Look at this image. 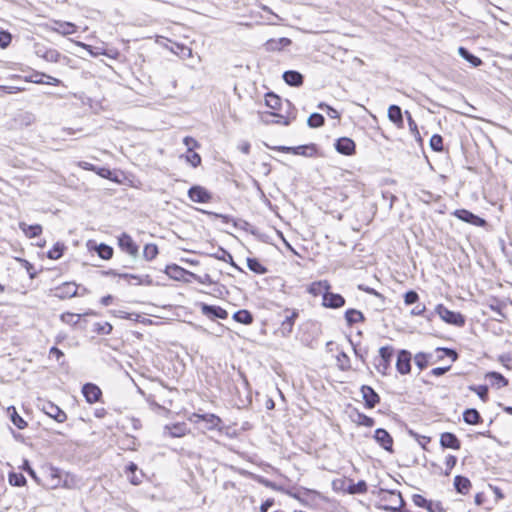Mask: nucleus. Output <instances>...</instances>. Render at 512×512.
I'll use <instances>...</instances> for the list:
<instances>
[{
    "instance_id": "nucleus-1",
    "label": "nucleus",
    "mask_w": 512,
    "mask_h": 512,
    "mask_svg": "<svg viewBox=\"0 0 512 512\" xmlns=\"http://www.w3.org/2000/svg\"><path fill=\"white\" fill-rule=\"evenodd\" d=\"M435 312L448 324L455 325L457 327L465 325V317L461 313L450 311L443 304H438L435 308Z\"/></svg>"
},
{
    "instance_id": "nucleus-2",
    "label": "nucleus",
    "mask_w": 512,
    "mask_h": 512,
    "mask_svg": "<svg viewBox=\"0 0 512 512\" xmlns=\"http://www.w3.org/2000/svg\"><path fill=\"white\" fill-rule=\"evenodd\" d=\"M298 316L299 312L297 309L285 308L283 310V320L278 328V332L281 336L288 337L292 333L293 326Z\"/></svg>"
},
{
    "instance_id": "nucleus-3",
    "label": "nucleus",
    "mask_w": 512,
    "mask_h": 512,
    "mask_svg": "<svg viewBox=\"0 0 512 512\" xmlns=\"http://www.w3.org/2000/svg\"><path fill=\"white\" fill-rule=\"evenodd\" d=\"M38 406L46 415L53 418L58 423H63L67 419L66 413L51 401H42Z\"/></svg>"
},
{
    "instance_id": "nucleus-4",
    "label": "nucleus",
    "mask_w": 512,
    "mask_h": 512,
    "mask_svg": "<svg viewBox=\"0 0 512 512\" xmlns=\"http://www.w3.org/2000/svg\"><path fill=\"white\" fill-rule=\"evenodd\" d=\"M380 360L376 364V369L382 375H386L390 368V362L393 357V348L391 346H383L379 349Z\"/></svg>"
},
{
    "instance_id": "nucleus-5",
    "label": "nucleus",
    "mask_w": 512,
    "mask_h": 512,
    "mask_svg": "<svg viewBox=\"0 0 512 512\" xmlns=\"http://www.w3.org/2000/svg\"><path fill=\"white\" fill-rule=\"evenodd\" d=\"M453 215L458 219L477 227H483L486 225L485 219L466 209H457L453 212Z\"/></svg>"
},
{
    "instance_id": "nucleus-6",
    "label": "nucleus",
    "mask_w": 512,
    "mask_h": 512,
    "mask_svg": "<svg viewBox=\"0 0 512 512\" xmlns=\"http://www.w3.org/2000/svg\"><path fill=\"white\" fill-rule=\"evenodd\" d=\"M78 287L73 282H65L53 289V296L59 299L72 298L77 295Z\"/></svg>"
},
{
    "instance_id": "nucleus-7",
    "label": "nucleus",
    "mask_w": 512,
    "mask_h": 512,
    "mask_svg": "<svg viewBox=\"0 0 512 512\" xmlns=\"http://www.w3.org/2000/svg\"><path fill=\"white\" fill-rule=\"evenodd\" d=\"M411 359L412 355L408 350H400L398 352L397 361H396V369L402 374L406 375L411 371Z\"/></svg>"
},
{
    "instance_id": "nucleus-8",
    "label": "nucleus",
    "mask_w": 512,
    "mask_h": 512,
    "mask_svg": "<svg viewBox=\"0 0 512 512\" xmlns=\"http://www.w3.org/2000/svg\"><path fill=\"white\" fill-rule=\"evenodd\" d=\"M118 245L124 252H126L130 256H132L134 258L137 257L138 246L129 234L122 233L118 237Z\"/></svg>"
},
{
    "instance_id": "nucleus-9",
    "label": "nucleus",
    "mask_w": 512,
    "mask_h": 512,
    "mask_svg": "<svg viewBox=\"0 0 512 512\" xmlns=\"http://www.w3.org/2000/svg\"><path fill=\"white\" fill-rule=\"evenodd\" d=\"M345 298L338 294L332 293L330 290L326 291L323 295L322 305L326 308L338 309L345 305Z\"/></svg>"
},
{
    "instance_id": "nucleus-10",
    "label": "nucleus",
    "mask_w": 512,
    "mask_h": 512,
    "mask_svg": "<svg viewBox=\"0 0 512 512\" xmlns=\"http://www.w3.org/2000/svg\"><path fill=\"white\" fill-rule=\"evenodd\" d=\"M188 197L196 203H207L211 200V194L202 186L195 185L188 190Z\"/></svg>"
},
{
    "instance_id": "nucleus-11",
    "label": "nucleus",
    "mask_w": 512,
    "mask_h": 512,
    "mask_svg": "<svg viewBox=\"0 0 512 512\" xmlns=\"http://www.w3.org/2000/svg\"><path fill=\"white\" fill-rule=\"evenodd\" d=\"M87 248L90 251H95L103 260H109L113 257V248L105 243L97 244L95 241L89 240Z\"/></svg>"
},
{
    "instance_id": "nucleus-12",
    "label": "nucleus",
    "mask_w": 512,
    "mask_h": 512,
    "mask_svg": "<svg viewBox=\"0 0 512 512\" xmlns=\"http://www.w3.org/2000/svg\"><path fill=\"white\" fill-rule=\"evenodd\" d=\"M82 394L88 403L93 404L100 400L102 391L96 384L86 383L82 387Z\"/></svg>"
},
{
    "instance_id": "nucleus-13",
    "label": "nucleus",
    "mask_w": 512,
    "mask_h": 512,
    "mask_svg": "<svg viewBox=\"0 0 512 512\" xmlns=\"http://www.w3.org/2000/svg\"><path fill=\"white\" fill-rule=\"evenodd\" d=\"M374 439L386 451L393 452V438L383 428H378L374 432Z\"/></svg>"
},
{
    "instance_id": "nucleus-14",
    "label": "nucleus",
    "mask_w": 512,
    "mask_h": 512,
    "mask_svg": "<svg viewBox=\"0 0 512 512\" xmlns=\"http://www.w3.org/2000/svg\"><path fill=\"white\" fill-rule=\"evenodd\" d=\"M334 146L336 151L340 154L350 156L355 153L356 145L351 138L341 137L336 140Z\"/></svg>"
},
{
    "instance_id": "nucleus-15",
    "label": "nucleus",
    "mask_w": 512,
    "mask_h": 512,
    "mask_svg": "<svg viewBox=\"0 0 512 512\" xmlns=\"http://www.w3.org/2000/svg\"><path fill=\"white\" fill-rule=\"evenodd\" d=\"M195 417L198 419L197 422L203 421L206 423V428L208 430H218L222 431V420L219 416L215 414H196Z\"/></svg>"
},
{
    "instance_id": "nucleus-16",
    "label": "nucleus",
    "mask_w": 512,
    "mask_h": 512,
    "mask_svg": "<svg viewBox=\"0 0 512 512\" xmlns=\"http://www.w3.org/2000/svg\"><path fill=\"white\" fill-rule=\"evenodd\" d=\"M361 394L365 401V406L369 409L374 408L380 402L379 395L371 386L363 385L361 387Z\"/></svg>"
},
{
    "instance_id": "nucleus-17",
    "label": "nucleus",
    "mask_w": 512,
    "mask_h": 512,
    "mask_svg": "<svg viewBox=\"0 0 512 512\" xmlns=\"http://www.w3.org/2000/svg\"><path fill=\"white\" fill-rule=\"evenodd\" d=\"M201 312L203 315L207 316L210 319L219 318L226 319L228 317V313L225 309L220 306L208 305L205 303L201 304Z\"/></svg>"
},
{
    "instance_id": "nucleus-18",
    "label": "nucleus",
    "mask_w": 512,
    "mask_h": 512,
    "mask_svg": "<svg viewBox=\"0 0 512 512\" xmlns=\"http://www.w3.org/2000/svg\"><path fill=\"white\" fill-rule=\"evenodd\" d=\"M76 25L72 22L55 20L53 21V25L50 27V30L56 32L62 36L71 35L76 32Z\"/></svg>"
},
{
    "instance_id": "nucleus-19",
    "label": "nucleus",
    "mask_w": 512,
    "mask_h": 512,
    "mask_svg": "<svg viewBox=\"0 0 512 512\" xmlns=\"http://www.w3.org/2000/svg\"><path fill=\"white\" fill-rule=\"evenodd\" d=\"M440 445L443 448H450L459 450L461 448V442L457 436L451 432H444L440 436Z\"/></svg>"
},
{
    "instance_id": "nucleus-20",
    "label": "nucleus",
    "mask_w": 512,
    "mask_h": 512,
    "mask_svg": "<svg viewBox=\"0 0 512 512\" xmlns=\"http://www.w3.org/2000/svg\"><path fill=\"white\" fill-rule=\"evenodd\" d=\"M283 80L292 87H300L304 82L303 75L295 70H288L283 73Z\"/></svg>"
},
{
    "instance_id": "nucleus-21",
    "label": "nucleus",
    "mask_w": 512,
    "mask_h": 512,
    "mask_svg": "<svg viewBox=\"0 0 512 512\" xmlns=\"http://www.w3.org/2000/svg\"><path fill=\"white\" fill-rule=\"evenodd\" d=\"M388 118L391 122H393L398 128H403V113L402 109L398 105H391L388 108Z\"/></svg>"
},
{
    "instance_id": "nucleus-22",
    "label": "nucleus",
    "mask_w": 512,
    "mask_h": 512,
    "mask_svg": "<svg viewBox=\"0 0 512 512\" xmlns=\"http://www.w3.org/2000/svg\"><path fill=\"white\" fill-rule=\"evenodd\" d=\"M119 278L127 280L129 284H131V278H137L136 285H144V286H151L153 285V280L150 277V275H136V274H129V273H119Z\"/></svg>"
},
{
    "instance_id": "nucleus-23",
    "label": "nucleus",
    "mask_w": 512,
    "mask_h": 512,
    "mask_svg": "<svg viewBox=\"0 0 512 512\" xmlns=\"http://www.w3.org/2000/svg\"><path fill=\"white\" fill-rule=\"evenodd\" d=\"M119 278L127 280L129 284H131V278H137L136 285H144V286H151L153 285V280L150 277V275H136V274H129V273H119Z\"/></svg>"
},
{
    "instance_id": "nucleus-24",
    "label": "nucleus",
    "mask_w": 512,
    "mask_h": 512,
    "mask_svg": "<svg viewBox=\"0 0 512 512\" xmlns=\"http://www.w3.org/2000/svg\"><path fill=\"white\" fill-rule=\"evenodd\" d=\"M119 278L127 280L129 284H131V278H137L136 285H144V286H151L153 285V280L150 277V275H136V274H129V273H119Z\"/></svg>"
},
{
    "instance_id": "nucleus-25",
    "label": "nucleus",
    "mask_w": 512,
    "mask_h": 512,
    "mask_svg": "<svg viewBox=\"0 0 512 512\" xmlns=\"http://www.w3.org/2000/svg\"><path fill=\"white\" fill-rule=\"evenodd\" d=\"M165 273L171 279L180 281L183 280L186 275H189L190 272L176 264H171L166 266Z\"/></svg>"
},
{
    "instance_id": "nucleus-26",
    "label": "nucleus",
    "mask_w": 512,
    "mask_h": 512,
    "mask_svg": "<svg viewBox=\"0 0 512 512\" xmlns=\"http://www.w3.org/2000/svg\"><path fill=\"white\" fill-rule=\"evenodd\" d=\"M291 43V40L286 37H281L279 39H270L265 43V49L267 51H280L284 47L289 46Z\"/></svg>"
},
{
    "instance_id": "nucleus-27",
    "label": "nucleus",
    "mask_w": 512,
    "mask_h": 512,
    "mask_svg": "<svg viewBox=\"0 0 512 512\" xmlns=\"http://www.w3.org/2000/svg\"><path fill=\"white\" fill-rule=\"evenodd\" d=\"M209 256L214 257L215 259L228 262L232 267L239 271H243L233 260L232 255L222 247H219L215 253H210Z\"/></svg>"
},
{
    "instance_id": "nucleus-28",
    "label": "nucleus",
    "mask_w": 512,
    "mask_h": 512,
    "mask_svg": "<svg viewBox=\"0 0 512 512\" xmlns=\"http://www.w3.org/2000/svg\"><path fill=\"white\" fill-rule=\"evenodd\" d=\"M344 318L349 327L353 326L356 323L363 322L365 320L364 314L357 309H347L344 314Z\"/></svg>"
},
{
    "instance_id": "nucleus-29",
    "label": "nucleus",
    "mask_w": 512,
    "mask_h": 512,
    "mask_svg": "<svg viewBox=\"0 0 512 512\" xmlns=\"http://www.w3.org/2000/svg\"><path fill=\"white\" fill-rule=\"evenodd\" d=\"M330 288H331V286L328 281H326V280L317 281V282H313L308 287V292L313 296H319V295L323 296L324 293H326V291L330 290Z\"/></svg>"
},
{
    "instance_id": "nucleus-30",
    "label": "nucleus",
    "mask_w": 512,
    "mask_h": 512,
    "mask_svg": "<svg viewBox=\"0 0 512 512\" xmlns=\"http://www.w3.org/2000/svg\"><path fill=\"white\" fill-rule=\"evenodd\" d=\"M317 153V146L313 143L293 147L292 154L305 157H313Z\"/></svg>"
},
{
    "instance_id": "nucleus-31",
    "label": "nucleus",
    "mask_w": 512,
    "mask_h": 512,
    "mask_svg": "<svg viewBox=\"0 0 512 512\" xmlns=\"http://www.w3.org/2000/svg\"><path fill=\"white\" fill-rule=\"evenodd\" d=\"M454 487L458 493L466 495L471 487V482L467 477L457 475L454 478Z\"/></svg>"
},
{
    "instance_id": "nucleus-32",
    "label": "nucleus",
    "mask_w": 512,
    "mask_h": 512,
    "mask_svg": "<svg viewBox=\"0 0 512 512\" xmlns=\"http://www.w3.org/2000/svg\"><path fill=\"white\" fill-rule=\"evenodd\" d=\"M463 420L469 425H476L482 422V417L476 409L469 408L463 412Z\"/></svg>"
},
{
    "instance_id": "nucleus-33",
    "label": "nucleus",
    "mask_w": 512,
    "mask_h": 512,
    "mask_svg": "<svg viewBox=\"0 0 512 512\" xmlns=\"http://www.w3.org/2000/svg\"><path fill=\"white\" fill-rule=\"evenodd\" d=\"M458 53L463 59L471 63L474 67H478L482 64V60L469 52L465 47H459Z\"/></svg>"
},
{
    "instance_id": "nucleus-34",
    "label": "nucleus",
    "mask_w": 512,
    "mask_h": 512,
    "mask_svg": "<svg viewBox=\"0 0 512 512\" xmlns=\"http://www.w3.org/2000/svg\"><path fill=\"white\" fill-rule=\"evenodd\" d=\"M20 228L28 238H35L42 233V226L39 224L26 225L25 223H20Z\"/></svg>"
},
{
    "instance_id": "nucleus-35",
    "label": "nucleus",
    "mask_w": 512,
    "mask_h": 512,
    "mask_svg": "<svg viewBox=\"0 0 512 512\" xmlns=\"http://www.w3.org/2000/svg\"><path fill=\"white\" fill-rule=\"evenodd\" d=\"M36 54L48 62H58L61 57V54L56 49H45L44 54H41V49H37Z\"/></svg>"
},
{
    "instance_id": "nucleus-36",
    "label": "nucleus",
    "mask_w": 512,
    "mask_h": 512,
    "mask_svg": "<svg viewBox=\"0 0 512 512\" xmlns=\"http://www.w3.org/2000/svg\"><path fill=\"white\" fill-rule=\"evenodd\" d=\"M487 378L491 379L492 385L497 388H502L508 385V380L498 372H489L486 375Z\"/></svg>"
},
{
    "instance_id": "nucleus-37",
    "label": "nucleus",
    "mask_w": 512,
    "mask_h": 512,
    "mask_svg": "<svg viewBox=\"0 0 512 512\" xmlns=\"http://www.w3.org/2000/svg\"><path fill=\"white\" fill-rule=\"evenodd\" d=\"M233 319L238 322L245 325L251 324L253 322V316L252 314L247 310H239L234 313Z\"/></svg>"
},
{
    "instance_id": "nucleus-38",
    "label": "nucleus",
    "mask_w": 512,
    "mask_h": 512,
    "mask_svg": "<svg viewBox=\"0 0 512 512\" xmlns=\"http://www.w3.org/2000/svg\"><path fill=\"white\" fill-rule=\"evenodd\" d=\"M247 266L252 272L259 275L265 274L267 272V268L262 265L256 258H247Z\"/></svg>"
},
{
    "instance_id": "nucleus-39",
    "label": "nucleus",
    "mask_w": 512,
    "mask_h": 512,
    "mask_svg": "<svg viewBox=\"0 0 512 512\" xmlns=\"http://www.w3.org/2000/svg\"><path fill=\"white\" fill-rule=\"evenodd\" d=\"M8 413L10 414V419H11L12 423L18 429H24L27 426L26 421L17 413V411L14 407H9Z\"/></svg>"
},
{
    "instance_id": "nucleus-40",
    "label": "nucleus",
    "mask_w": 512,
    "mask_h": 512,
    "mask_svg": "<svg viewBox=\"0 0 512 512\" xmlns=\"http://www.w3.org/2000/svg\"><path fill=\"white\" fill-rule=\"evenodd\" d=\"M265 103L269 108L278 110L281 107V98L273 92H269L265 96Z\"/></svg>"
},
{
    "instance_id": "nucleus-41",
    "label": "nucleus",
    "mask_w": 512,
    "mask_h": 512,
    "mask_svg": "<svg viewBox=\"0 0 512 512\" xmlns=\"http://www.w3.org/2000/svg\"><path fill=\"white\" fill-rule=\"evenodd\" d=\"M325 123V118L320 113H312L307 120V124L311 128L322 127Z\"/></svg>"
},
{
    "instance_id": "nucleus-42",
    "label": "nucleus",
    "mask_w": 512,
    "mask_h": 512,
    "mask_svg": "<svg viewBox=\"0 0 512 512\" xmlns=\"http://www.w3.org/2000/svg\"><path fill=\"white\" fill-rule=\"evenodd\" d=\"M337 367L341 371H348L351 368L350 358L345 352H340L337 357Z\"/></svg>"
},
{
    "instance_id": "nucleus-43",
    "label": "nucleus",
    "mask_w": 512,
    "mask_h": 512,
    "mask_svg": "<svg viewBox=\"0 0 512 512\" xmlns=\"http://www.w3.org/2000/svg\"><path fill=\"white\" fill-rule=\"evenodd\" d=\"M65 248L66 247L63 243H55L52 249H50L47 253L48 258L53 260L59 259L63 255Z\"/></svg>"
},
{
    "instance_id": "nucleus-44",
    "label": "nucleus",
    "mask_w": 512,
    "mask_h": 512,
    "mask_svg": "<svg viewBox=\"0 0 512 512\" xmlns=\"http://www.w3.org/2000/svg\"><path fill=\"white\" fill-rule=\"evenodd\" d=\"M158 247L155 244H146L143 249V257L147 261H152L158 255Z\"/></svg>"
},
{
    "instance_id": "nucleus-45",
    "label": "nucleus",
    "mask_w": 512,
    "mask_h": 512,
    "mask_svg": "<svg viewBox=\"0 0 512 512\" xmlns=\"http://www.w3.org/2000/svg\"><path fill=\"white\" fill-rule=\"evenodd\" d=\"M405 115L407 117V122H408L409 130L411 131V133L413 134V136L415 137V139L417 141H421V136H420V133H419V130H418V127H417V123L412 118V115L410 114L409 111H405Z\"/></svg>"
},
{
    "instance_id": "nucleus-46",
    "label": "nucleus",
    "mask_w": 512,
    "mask_h": 512,
    "mask_svg": "<svg viewBox=\"0 0 512 512\" xmlns=\"http://www.w3.org/2000/svg\"><path fill=\"white\" fill-rule=\"evenodd\" d=\"M430 147L435 152L443 151V138L439 134H434L430 138Z\"/></svg>"
},
{
    "instance_id": "nucleus-47",
    "label": "nucleus",
    "mask_w": 512,
    "mask_h": 512,
    "mask_svg": "<svg viewBox=\"0 0 512 512\" xmlns=\"http://www.w3.org/2000/svg\"><path fill=\"white\" fill-rule=\"evenodd\" d=\"M112 325L108 322H103V323H95L94 324V332L100 334V335H108L111 333L112 331Z\"/></svg>"
},
{
    "instance_id": "nucleus-48",
    "label": "nucleus",
    "mask_w": 512,
    "mask_h": 512,
    "mask_svg": "<svg viewBox=\"0 0 512 512\" xmlns=\"http://www.w3.org/2000/svg\"><path fill=\"white\" fill-rule=\"evenodd\" d=\"M9 483L16 487H21L25 485L26 478L21 473H10L9 474Z\"/></svg>"
},
{
    "instance_id": "nucleus-49",
    "label": "nucleus",
    "mask_w": 512,
    "mask_h": 512,
    "mask_svg": "<svg viewBox=\"0 0 512 512\" xmlns=\"http://www.w3.org/2000/svg\"><path fill=\"white\" fill-rule=\"evenodd\" d=\"M429 355L423 352H419L415 355L414 361L420 370L425 369L428 366Z\"/></svg>"
},
{
    "instance_id": "nucleus-50",
    "label": "nucleus",
    "mask_w": 512,
    "mask_h": 512,
    "mask_svg": "<svg viewBox=\"0 0 512 512\" xmlns=\"http://www.w3.org/2000/svg\"><path fill=\"white\" fill-rule=\"evenodd\" d=\"M354 421L357 424L365 426V427H372L375 424V421L373 418H371L363 413H357V418Z\"/></svg>"
},
{
    "instance_id": "nucleus-51",
    "label": "nucleus",
    "mask_w": 512,
    "mask_h": 512,
    "mask_svg": "<svg viewBox=\"0 0 512 512\" xmlns=\"http://www.w3.org/2000/svg\"><path fill=\"white\" fill-rule=\"evenodd\" d=\"M80 318H81L80 314H74V313H69V312L63 313L61 315V320L64 323L71 324V325H76L80 321Z\"/></svg>"
},
{
    "instance_id": "nucleus-52",
    "label": "nucleus",
    "mask_w": 512,
    "mask_h": 512,
    "mask_svg": "<svg viewBox=\"0 0 512 512\" xmlns=\"http://www.w3.org/2000/svg\"><path fill=\"white\" fill-rule=\"evenodd\" d=\"M367 491V484L364 480L358 481L349 487V492L352 494H362Z\"/></svg>"
},
{
    "instance_id": "nucleus-53",
    "label": "nucleus",
    "mask_w": 512,
    "mask_h": 512,
    "mask_svg": "<svg viewBox=\"0 0 512 512\" xmlns=\"http://www.w3.org/2000/svg\"><path fill=\"white\" fill-rule=\"evenodd\" d=\"M470 390L474 391L482 401H487L488 399V387L486 385L480 386H471Z\"/></svg>"
},
{
    "instance_id": "nucleus-54",
    "label": "nucleus",
    "mask_w": 512,
    "mask_h": 512,
    "mask_svg": "<svg viewBox=\"0 0 512 512\" xmlns=\"http://www.w3.org/2000/svg\"><path fill=\"white\" fill-rule=\"evenodd\" d=\"M185 158L186 161L190 163L192 167H198L201 164V156L194 151L187 152Z\"/></svg>"
},
{
    "instance_id": "nucleus-55",
    "label": "nucleus",
    "mask_w": 512,
    "mask_h": 512,
    "mask_svg": "<svg viewBox=\"0 0 512 512\" xmlns=\"http://www.w3.org/2000/svg\"><path fill=\"white\" fill-rule=\"evenodd\" d=\"M189 276L193 277L197 282H199L201 284L212 285L215 283V281L211 278V276L209 274H204V275L200 276V275H196L191 272V273H189Z\"/></svg>"
},
{
    "instance_id": "nucleus-56",
    "label": "nucleus",
    "mask_w": 512,
    "mask_h": 512,
    "mask_svg": "<svg viewBox=\"0 0 512 512\" xmlns=\"http://www.w3.org/2000/svg\"><path fill=\"white\" fill-rule=\"evenodd\" d=\"M419 300V295L416 291H407L404 295V302L406 305H412Z\"/></svg>"
},
{
    "instance_id": "nucleus-57",
    "label": "nucleus",
    "mask_w": 512,
    "mask_h": 512,
    "mask_svg": "<svg viewBox=\"0 0 512 512\" xmlns=\"http://www.w3.org/2000/svg\"><path fill=\"white\" fill-rule=\"evenodd\" d=\"M409 434L417 440L423 449H426V445L430 442V437L419 435L413 430H409Z\"/></svg>"
},
{
    "instance_id": "nucleus-58",
    "label": "nucleus",
    "mask_w": 512,
    "mask_h": 512,
    "mask_svg": "<svg viewBox=\"0 0 512 512\" xmlns=\"http://www.w3.org/2000/svg\"><path fill=\"white\" fill-rule=\"evenodd\" d=\"M437 352L443 353V355L438 356L439 359H442L444 356H447L450 357L452 361H456L458 358L457 352L450 348H438Z\"/></svg>"
},
{
    "instance_id": "nucleus-59",
    "label": "nucleus",
    "mask_w": 512,
    "mask_h": 512,
    "mask_svg": "<svg viewBox=\"0 0 512 512\" xmlns=\"http://www.w3.org/2000/svg\"><path fill=\"white\" fill-rule=\"evenodd\" d=\"M426 510L428 512H445V509L440 501L429 500Z\"/></svg>"
},
{
    "instance_id": "nucleus-60",
    "label": "nucleus",
    "mask_w": 512,
    "mask_h": 512,
    "mask_svg": "<svg viewBox=\"0 0 512 512\" xmlns=\"http://www.w3.org/2000/svg\"><path fill=\"white\" fill-rule=\"evenodd\" d=\"M412 501L413 503L418 506V507H421V508H427V505H428V502L429 500H427L425 497H423L422 495L420 494H413L412 495Z\"/></svg>"
},
{
    "instance_id": "nucleus-61",
    "label": "nucleus",
    "mask_w": 512,
    "mask_h": 512,
    "mask_svg": "<svg viewBox=\"0 0 512 512\" xmlns=\"http://www.w3.org/2000/svg\"><path fill=\"white\" fill-rule=\"evenodd\" d=\"M12 40V36L7 31H0V48H6Z\"/></svg>"
},
{
    "instance_id": "nucleus-62",
    "label": "nucleus",
    "mask_w": 512,
    "mask_h": 512,
    "mask_svg": "<svg viewBox=\"0 0 512 512\" xmlns=\"http://www.w3.org/2000/svg\"><path fill=\"white\" fill-rule=\"evenodd\" d=\"M184 145L187 147V152L194 151L195 148L199 147V143L192 137L186 136L183 139Z\"/></svg>"
},
{
    "instance_id": "nucleus-63",
    "label": "nucleus",
    "mask_w": 512,
    "mask_h": 512,
    "mask_svg": "<svg viewBox=\"0 0 512 512\" xmlns=\"http://www.w3.org/2000/svg\"><path fill=\"white\" fill-rule=\"evenodd\" d=\"M166 429L169 430V434L172 436V437H181L184 435V430H183V427L180 426V425H174L173 427H168L166 426Z\"/></svg>"
},
{
    "instance_id": "nucleus-64",
    "label": "nucleus",
    "mask_w": 512,
    "mask_h": 512,
    "mask_svg": "<svg viewBox=\"0 0 512 512\" xmlns=\"http://www.w3.org/2000/svg\"><path fill=\"white\" fill-rule=\"evenodd\" d=\"M358 289L361 291H364L368 294L374 295V296L380 298L381 300H384V296L381 293H379L378 291H376L374 288H370L368 286L360 284V285H358Z\"/></svg>"
}]
</instances>
